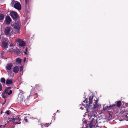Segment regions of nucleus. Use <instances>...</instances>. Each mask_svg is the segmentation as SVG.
I'll return each instance as SVG.
<instances>
[{"instance_id": "bb28decb", "label": "nucleus", "mask_w": 128, "mask_h": 128, "mask_svg": "<svg viewBox=\"0 0 128 128\" xmlns=\"http://www.w3.org/2000/svg\"><path fill=\"white\" fill-rule=\"evenodd\" d=\"M0 82L2 83H4L5 82V79L4 78H2L0 79Z\"/></svg>"}, {"instance_id": "1a4fd4ad", "label": "nucleus", "mask_w": 128, "mask_h": 128, "mask_svg": "<svg viewBox=\"0 0 128 128\" xmlns=\"http://www.w3.org/2000/svg\"><path fill=\"white\" fill-rule=\"evenodd\" d=\"M122 104L121 101L120 100L116 102L114 104H113L114 106H116L118 108H120Z\"/></svg>"}, {"instance_id": "39448f33", "label": "nucleus", "mask_w": 128, "mask_h": 128, "mask_svg": "<svg viewBox=\"0 0 128 128\" xmlns=\"http://www.w3.org/2000/svg\"><path fill=\"white\" fill-rule=\"evenodd\" d=\"M10 15L11 16L13 19L16 21L19 18V16L16 12L12 11L10 12Z\"/></svg>"}, {"instance_id": "6ab92c4d", "label": "nucleus", "mask_w": 128, "mask_h": 128, "mask_svg": "<svg viewBox=\"0 0 128 128\" xmlns=\"http://www.w3.org/2000/svg\"><path fill=\"white\" fill-rule=\"evenodd\" d=\"M7 94H6V92L4 91L2 93V96L3 98L5 99L8 96V95Z\"/></svg>"}, {"instance_id": "e433bc0d", "label": "nucleus", "mask_w": 128, "mask_h": 128, "mask_svg": "<svg viewBox=\"0 0 128 128\" xmlns=\"http://www.w3.org/2000/svg\"><path fill=\"white\" fill-rule=\"evenodd\" d=\"M4 54V51H3L1 54V55L2 56V55H3Z\"/></svg>"}, {"instance_id": "2f4dec72", "label": "nucleus", "mask_w": 128, "mask_h": 128, "mask_svg": "<svg viewBox=\"0 0 128 128\" xmlns=\"http://www.w3.org/2000/svg\"><path fill=\"white\" fill-rule=\"evenodd\" d=\"M2 89V85L0 83V91H1Z\"/></svg>"}, {"instance_id": "393cba45", "label": "nucleus", "mask_w": 128, "mask_h": 128, "mask_svg": "<svg viewBox=\"0 0 128 128\" xmlns=\"http://www.w3.org/2000/svg\"><path fill=\"white\" fill-rule=\"evenodd\" d=\"M4 18V16L3 14H0V20H2Z\"/></svg>"}, {"instance_id": "37998d69", "label": "nucleus", "mask_w": 128, "mask_h": 128, "mask_svg": "<svg viewBox=\"0 0 128 128\" xmlns=\"http://www.w3.org/2000/svg\"><path fill=\"white\" fill-rule=\"evenodd\" d=\"M24 62H25V61H26V59H25H25H24Z\"/></svg>"}, {"instance_id": "0eeeda50", "label": "nucleus", "mask_w": 128, "mask_h": 128, "mask_svg": "<svg viewBox=\"0 0 128 128\" xmlns=\"http://www.w3.org/2000/svg\"><path fill=\"white\" fill-rule=\"evenodd\" d=\"M14 7L16 9L19 10L21 9V6L20 3L17 1L14 5Z\"/></svg>"}, {"instance_id": "4468645a", "label": "nucleus", "mask_w": 128, "mask_h": 128, "mask_svg": "<svg viewBox=\"0 0 128 128\" xmlns=\"http://www.w3.org/2000/svg\"><path fill=\"white\" fill-rule=\"evenodd\" d=\"M8 43L4 41L2 43V47L4 49H6L8 48Z\"/></svg>"}, {"instance_id": "ddd939ff", "label": "nucleus", "mask_w": 128, "mask_h": 128, "mask_svg": "<svg viewBox=\"0 0 128 128\" xmlns=\"http://www.w3.org/2000/svg\"><path fill=\"white\" fill-rule=\"evenodd\" d=\"M98 102V101H96L93 107H92V105L91 107H92V108L91 109H92L93 110H94V108L95 109H97V108L99 107L100 105L97 103Z\"/></svg>"}, {"instance_id": "2eb2a0df", "label": "nucleus", "mask_w": 128, "mask_h": 128, "mask_svg": "<svg viewBox=\"0 0 128 128\" xmlns=\"http://www.w3.org/2000/svg\"><path fill=\"white\" fill-rule=\"evenodd\" d=\"M23 95L18 96V102L21 103L23 101Z\"/></svg>"}, {"instance_id": "7c9ffc66", "label": "nucleus", "mask_w": 128, "mask_h": 128, "mask_svg": "<svg viewBox=\"0 0 128 128\" xmlns=\"http://www.w3.org/2000/svg\"><path fill=\"white\" fill-rule=\"evenodd\" d=\"M20 67V71L21 72H22V73L23 72L22 68V66Z\"/></svg>"}, {"instance_id": "79ce46f5", "label": "nucleus", "mask_w": 128, "mask_h": 128, "mask_svg": "<svg viewBox=\"0 0 128 128\" xmlns=\"http://www.w3.org/2000/svg\"><path fill=\"white\" fill-rule=\"evenodd\" d=\"M2 111L1 112H0V114H2Z\"/></svg>"}, {"instance_id": "5701e85b", "label": "nucleus", "mask_w": 128, "mask_h": 128, "mask_svg": "<svg viewBox=\"0 0 128 128\" xmlns=\"http://www.w3.org/2000/svg\"><path fill=\"white\" fill-rule=\"evenodd\" d=\"M30 0H25L26 2V8H28L29 7V2Z\"/></svg>"}, {"instance_id": "9d476101", "label": "nucleus", "mask_w": 128, "mask_h": 128, "mask_svg": "<svg viewBox=\"0 0 128 128\" xmlns=\"http://www.w3.org/2000/svg\"><path fill=\"white\" fill-rule=\"evenodd\" d=\"M11 19L9 16H6L5 19V21L6 24H10L11 22Z\"/></svg>"}, {"instance_id": "c03bdc74", "label": "nucleus", "mask_w": 128, "mask_h": 128, "mask_svg": "<svg viewBox=\"0 0 128 128\" xmlns=\"http://www.w3.org/2000/svg\"><path fill=\"white\" fill-rule=\"evenodd\" d=\"M126 117L128 118V117L127 116H126Z\"/></svg>"}, {"instance_id": "f257e3e1", "label": "nucleus", "mask_w": 128, "mask_h": 128, "mask_svg": "<svg viewBox=\"0 0 128 128\" xmlns=\"http://www.w3.org/2000/svg\"><path fill=\"white\" fill-rule=\"evenodd\" d=\"M97 124L98 126H100L98 125L97 119H96L95 120L94 119V118H93L90 121H88V123H86V124L87 126L89 127L90 128H92V127L94 126V124ZM101 126H100V127Z\"/></svg>"}, {"instance_id": "20e7f679", "label": "nucleus", "mask_w": 128, "mask_h": 128, "mask_svg": "<svg viewBox=\"0 0 128 128\" xmlns=\"http://www.w3.org/2000/svg\"><path fill=\"white\" fill-rule=\"evenodd\" d=\"M88 101L87 100H86L83 101L82 104V105L84 106V107L86 108L87 112H89V110H90L92 108V105H90V104H88Z\"/></svg>"}, {"instance_id": "473e14b6", "label": "nucleus", "mask_w": 128, "mask_h": 128, "mask_svg": "<svg viewBox=\"0 0 128 128\" xmlns=\"http://www.w3.org/2000/svg\"><path fill=\"white\" fill-rule=\"evenodd\" d=\"M104 108V110H108V108L107 107V106H106L105 107V108Z\"/></svg>"}, {"instance_id": "412c9836", "label": "nucleus", "mask_w": 128, "mask_h": 128, "mask_svg": "<svg viewBox=\"0 0 128 128\" xmlns=\"http://www.w3.org/2000/svg\"><path fill=\"white\" fill-rule=\"evenodd\" d=\"M93 99V96H90V97L89 101L88 104L90 105H92V100Z\"/></svg>"}, {"instance_id": "4c0bfd02", "label": "nucleus", "mask_w": 128, "mask_h": 128, "mask_svg": "<svg viewBox=\"0 0 128 128\" xmlns=\"http://www.w3.org/2000/svg\"><path fill=\"white\" fill-rule=\"evenodd\" d=\"M36 89H37V88H40V86H36Z\"/></svg>"}, {"instance_id": "c85d7f7f", "label": "nucleus", "mask_w": 128, "mask_h": 128, "mask_svg": "<svg viewBox=\"0 0 128 128\" xmlns=\"http://www.w3.org/2000/svg\"><path fill=\"white\" fill-rule=\"evenodd\" d=\"M113 106V104H112V105H110V106H107V107L108 108V110H109L110 109L112 108V107L113 106Z\"/></svg>"}, {"instance_id": "4be33fe9", "label": "nucleus", "mask_w": 128, "mask_h": 128, "mask_svg": "<svg viewBox=\"0 0 128 128\" xmlns=\"http://www.w3.org/2000/svg\"><path fill=\"white\" fill-rule=\"evenodd\" d=\"M21 62V60L19 58H16V64H20Z\"/></svg>"}, {"instance_id": "c756f323", "label": "nucleus", "mask_w": 128, "mask_h": 128, "mask_svg": "<svg viewBox=\"0 0 128 128\" xmlns=\"http://www.w3.org/2000/svg\"><path fill=\"white\" fill-rule=\"evenodd\" d=\"M29 102V100L28 99H26L24 100V102L26 104H28V102Z\"/></svg>"}, {"instance_id": "f03ea898", "label": "nucleus", "mask_w": 128, "mask_h": 128, "mask_svg": "<svg viewBox=\"0 0 128 128\" xmlns=\"http://www.w3.org/2000/svg\"><path fill=\"white\" fill-rule=\"evenodd\" d=\"M8 120H9V121H7V122H8L9 121H12L13 123L15 124H19L21 123L20 122L21 120V119L20 118L17 117L10 118L8 119Z\"/></svg>"}, {"instance_id": "423d86ee", "label": "nucleus", "mask_w": 128, "mask_h": 128, "mask_svg": "<svg viewBox=\"0 0 128 128\" xmlns=\"http://www.w3.org/2000/svg\"><path fill=\"white\" fill-rule=\"evenodd\" d=\"M12 66V63H10L7 64L6 66V68L7 72L9 74L10 72L11 68Z\"/></svg>"}, {"instance_id": "f8f14e48", "label": "nucleus", "mask_w": 128, "mask_h": 128, "mask_svg": "<svg viewBox=\"0 0 128 128\" xmlns=\"http://www.w3.org/2000/svg\"><path fill=\"white\" fill-rule=\"evenodd\" d=\"M18 42H19V45L20 46H23L25 45V43L23 40H21L20 39H18Z\"/></svg>"}, {"instance_id": "6e6552de", "label": "nucleus", "mask_w": 128, "mask_h": 128, "mask_svg": "<svg viewBox=\"0 0 128 128\" xmlns=\"http://www.w3.org/2000/svg\"><path fill=\"white\" fill-rule=\"evenodd\" d=\"M12 88L10 87H6L4 91L6 94H8V95H10L12 94V91L10 89Z\"/></svg>"}, {"instance_id": "a19ab883", "label": "nucleus", "mask_w": 128, "mask_h": 128, "mask_svg": "<svg viewBox=\"0 0 128 128\" xmlns=\"http://www.w3.org/2000/svg\"><path fill=\"white\" fill-rule=\"evenodd\" d=\"M80 109H84V108H82V107H80Z\"/></svg>"}, {"instance_id": "f3484780", "label": "nucleus", "mask_w": 128, "mask_h": 128, "mask_svg": "<svg viewBox=\"0 0 128 128\" xmlns=\"http://www.w3.org/2000/svg\"><path fill=\"white\" fill-rule=\"evenodd\" d=\"M19 69L18 67V66H16L14 68L13 71L15 73H17L18 72Z\"/></svg>"}, {"instance_id": "aec40b11", "label": "nucleus", "mask_w": 128, "mask_h": 128, "mask_svg": "<svg viewBox=\"0 0 128 128\" xmlns=\"http://www.w3.org/2000/svg\"><path fill=\"white\" fill-rule=\"evenodd\" d=\"M14 52L16 54L19 56L20 55L22 54L21 52L18 49H16L14 50Z\"/></svg>"}, {"instance_id": "c9c22d12", "label": "nucleus", "mask_w": 128, "mask_h": 128, "mask_svg": "<svg viewBox=\"0 0 128 128\" xmlns=\"http://www.w3.org/2000/svg\"><path fill=\"white\" fill-rule=\"evenodd\" d=\"M6 99H4V102L3 103V104H4L5 103V102H6Z\"/></svg>"}, {"instance_id": "b1692460", "label": "nucleus", "mask_w": 128, "mask_h": 128, "mask_svg": "<svg viewBox=\"0 0 128 128\" xmlns=\"http://www.w3.org/2000/svg\"><path fill=\"white\" fill-rule=\"evenodd\" d=\"M95 114H94V115H93V114H91V113H89L88 114V116L89 118L90 119L91 118H92L93 117H94V118H95V117L94 116H95Z\"/></svg>"}, {"instance_id": "7ed1b4c3", "label": "nucleus", "mask_w": 128, "mask_h": 128, "mask_svg": "<svg viewBox=\"0 0 128 128\" xmlns=\"http://www.w3.org/2000/svg\"><path fill=\"white\" fill-rule=\"evenodd\" d=\"M21 25V23L20 21L18 20V21H16L14 26V28L17 32L19 33L20 31V26Z\"/></svg>"}, {"instance_id": "dca6fc26", "label": "nucleus", "mask_w": 128, "mask_h": 128, "mask_svg": "<svg viewBox=\"0 0 128 128\" xmlns=\"http://www.w3.org/2000/svg\"><path fill=\"white\" fill-rule=\"evenodd\" d=\"M12 80H10L9 79H7L6 82V84L8 86L9 84H12Z\"/></svg>"}, {"instance_id": "58836bf2", "label": "nucleus", "mask_w": 128, "mask_h": 128, "mask_svg": "<svg viewBox=\"0 0 128 128\" xmlns=\"http://www.w3.org/2000/svg\"><path fill=\"white\" fill-rule=\"evenodd\" d=\"M24 53L25 54H27V53L26 52V51H24Z\"/></svg>"}, {"instance_id": "a211bd4d", "label": "nucleus", "mask_w": 128, "mask_h": 128, "mask_svg": "<svg viewBox=\"0 0 128 128\" xmlns=\"http://www.w3.org/2000/svg\"><path fill=\"white\" fill-rule=\"evenodd\" d=\"M50 124L49 123H46V124L42 123L41 124V127L42 128H44L45 127H47L49 126Z\"/></svg>"}, {"instance_id": "cd10ccee", "label": "nucleus", "mask_w": 128, "mask_h": 128, "mask_svg": "<svg viewBox=\"0 0 128 128\" xmlns=\"http://www.w3.org/2000/svg\"><path fill=\"white\" fill-rule=\"evenodd\" d=\"M10 113V111L9 110H6L5 112V114L8 115H9Z\"/></svg>"}, {"instance_id": "a878e982", "label": "nucleus", "mask_w": 128, "mask_h": 128, "mask_svg": "<svg viewBox=\"0 0 128 128\" xmlns=\"http://www.w3.org/2000/svg\"><path fill=\"white\" fill-rule=\"evenodd\" d=\"M17 1H15L14 0H13L11 2V4L12 5V6L14 7V5L15 4L16 2Z\"/></svg>"}, {"instance_id": "f704fd0d", "label": "nucleus", "mask_w": 128, "mask_h": 128, "mask_svg": "<svg viewBox=\"0 0 128 128\" xmlns=\"http://www.w3.org/2000/svg\"><path fill=\"white\" fill-rule=\"evenodd\" d=\"M24 120L26 122H28V120L26 118H24Z\"/></svg>"}, {"instance_id": "9b49d317", "label": "nucleus", "mask_w": 128, "mask_h": 128, "mask_svg": "<svg viewBox=\"0 0 128 128\" xmlns=\"http://www.w3.org/2000/svg\"><path fill=\"white\" fill-rule=\"evenodd\" d=\"M10 31V27H7L5 28L4 30L5 34L6 35H8Z\"/></svg>"}, {"instance_id": "72a5a7b5", "label": "nucleus", "mask_w": 128, "mask_h": 128, "mask_svg": "<svg viewBox=\"0 0 128 128\" xmlns=\"http://www.w3.org/2000/svg\"><path fill=\"white\" fill-rule=\"evenodd\" d=\"M23 94L22 93V92H20L19 93V96H21V95H22V94Z\"/></svg>"}, {"instance_id": "ea45409f", "label": "nucleus", "mask_w": 128, "mask_h": 128, "mask_svg": "<svg viewBox=\"0 0 128 128\" xmlns=\"http://www.w3.org/2000/svg\"><path fill=\"white\" fill-rule=\"evenodd\" d=\"M25 51H26V52L28 51L27 49L26 48V50Z\"/></svg>"}]
</instances>
